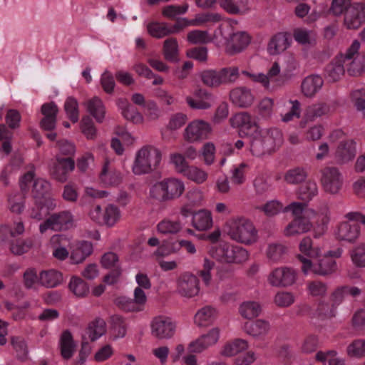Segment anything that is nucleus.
I'll list each match as a JSON object with an SVG mask.
<instances>
[{"label": "nucleus", "instance_id": "nucleus-1", "mask_svg": "<svg viewBox=\"0 0 365 365\" xmlns=\"http://www.w3.org/2000/svg\"><path fill=\"white\" fill-rule=\"evenodd\" d=\"M285 212H290L294 219L284 229L287 237L299 235L310 232L315 239L320 238L327 232L330 222V215L327 207L316 212L307 208L302 202H294L285 207Z\"/></svg>", "mask_w": 365, "mask_h": 365}, {"label": "nucleus", "instance_id": "nucleus-2", "mask_svg": "<svg viewBox=\"0 0 365 365\" xmlns=\"http://www.w3.org/2000/svg\"><path fill=\"white\" fill-rule=\"evenodd\" d=\"M299 250L300 253L297 259L304 275L327 276L334 273L337 268L335 259L339 258L343 252L340 247L323 252L321 246L313 245L310 237H305L300 241Z\"/></svg>", "mask_w": 365, "mask_h": 365}, {"label": "nucleus", "instance_id": "nucleus-3", "mask_svg": "<svg viewBox=\"0 0 365 365\" xmlns=\"http://www.w3.org/2000/svg\"><path fill=\"white\" fill-rule=\"evenodd\" d=\"M224 230L232 240L242 245H252L259 240L258 231L254 223L245 217L229 219L224 225Z\"/></svg>", "mask_w": 365, "mask_h": 365}, {"label": "nucleus", "instance_id": "nucleus-4", "mask_svg": "<svg viewBox=\"0 0 365 365\" xmlns=\"http://www.w3.org/2000/svg\"><path fill=\"white\" fill-rule=\"evenodd\" d=\"M185 190L182 180L178 178H167L153 183L149 188L148 199L164 202L182 196Z\"/></svg>", "mask_w": 365, "mask_h": 365}, {"label": "nucleus", "instance_id": "nucleus-5", "mask_svg": "<svg viewBox=\"0 0 365 365\" xmlns=\"http://www.w3.org/2000/svg\"><path fill=\"white\" fill-rule=\"evenodd\" d=\"M249 138L250 150L256 157L271 153L282 143V134L277 129H262Z\"/></svg>", "mask_w": 365, "mask_h": 365}, {"label": "nucleus", "instance_id": "nucleus-6", "mask_svg": "<svg viewBox=\"0 0 365 365\" xmlns=\"http://www.w3.org/2000/svg\"><path fill=\"white\" fill-rule=\"evenodd\" d=\"M162 160V153L153 145H144L138 150L132 165V172L135 175L149 174L155 170Z\"/></svg>", "mask_w": 365, "mask_h": 365}, {"label": "nucleus", "instance_id": "nucleus-7", "mask_svg": "<svg viewBox=\"0 0 365 365\" xmlns=\"http://www.w3.org/2000/svg\"><path fill=\"white\" fill-rule=\"evenodd\" d=\"M50 188L48 181L42 178L36 179L33 185L34 197L36 200V206L38 211L32 208L30 211V217L38 220L48 213V210L53 207V202L46 197Z\"/></svg>", "mask_w": 365, "mask_h": 365}, {"label": "nucleus", "instance_id": "nucleus-8", "mask_svg": "<svg viewBox=\"0 0 365 365\" xmlns=\"http://www.w3.org/2000/svg\"><path fill=\"white\" fill-rule=\"evenodd\" d=\"M360 47V42L354 40L343 53L347 72L351 76H359L365 71V53H359Z\"/></svg>", "mask_w": 365, "mask_h": 365}, {"label": "nucleus", "instance_id": "nucleus-9", "mask_svg": "<svg viewBox=\"0 0 365 365\" xmlns=\"http://www.w3.org/2000/svg\"><path fill=\"white\" fill-rule=\"evenodd\" d=\"M89 217L98 225L112 227L120 220L121 212L119 207L113 204L107 205L103 209L95 205L90 210Z\"/></svg>", "mask_w": 365, "mask_h": 365}, {"label": "nucleus", "instance_id": "nucleus-10", "mask_svg": "<svg viewBox=\"0 0 365 365\" xmlns=\"http://www.w3.org/2000/svg\"><path fill=\"white\" fill-rule=\"evenodd\" d=\"M34 180V173L29 172L19 180L21 192H11L8 196V209L15 215H21L25 209V193L29 188V184Z\"/></svg>", "mask_w": 365, "mask_h": 365}, {"label": "nucleus", "instance_id": "nucleus-11", "mask_svg": "<svg viewBox=\"0 0 365 365\" xmlns=\"http://www.w3.org/2000/svg\"><path fill=\"white\" fill-rule=\"evenodd\" d=\"M212 132V128L209 122L196 119L187 124L184 130L183 137L189 143H197L207 139Z\"/></svg>", "mask_w": 365, "mask_h": 365}, {"label": "nucleus", "instance_id": "nucleus-12", "mask_svg": "<svg viewBox=\"0 0 365 365\" xmlns=\"http://www.w3.org/2000/svg\"><path fill=\"white\" fill-rule=\"evenodd\" d=\"M200 291V280L191 272L182 273L176 280V292L183 298L195 297L199 294Z\"/></svg>", "mask_w": 365, "mask_h": 365}, {"label": "nucleus", "instance_id": "nucleus-13", "mask_svg": "<svg viewBox=\"0 0 365 365\" xmlns=\"http://www.w3.org/2000/svg\"><path fill=\"white\" fill-rule=\"evenodd\" d=\"M230 121L232 127L238 128L240 133L248 137L263 129L259 126L257 118L247 112L235 114Z\"/></svg>", "mask_w": 365, "mask_h": 365}, {"label": "nucleus", "instance_id": "nucleus-14", "mask_svg": "<svg viewBox=\"0 0 365 365\" xmlns=\"http://www.w3.org/2000/svg\"><path fill=\"white\" fill-rule=\"evenodd\" d=\"M297 271L289 267H279L274 269L268 275L269 284L277 287L292 286L297 280Z\"/></svg>", "mask_w": 365, "mask_h": 365}, {"label": "nucleus", "instance_id": "nucleus-15", "mask_svg": "<svg viewBox=\"0 0 365 365\" xmlns=\"http://www.w3.org/2000/svg\"><path fill=\"white\" fill-rule=\"evenodd\" d=\"M176 330L175 322L166 316L155 317L150 322L151 334L158 339L172 338Z\"/></svg>", "mask_w": 365, "mask_h": 365}, {"label": "nucleus", "instance_id": "nucleus-16", "mask_svg": "<svg viewBox=\"0 0 365 365\" xmlns=\"http://www.w3.org/2000/svg\"><path fill=\"white\" fill-rule=\"evenodd\" d=\"M320 180L324 190L331 194L337 193L344 182L341 173L335 167H326L322 169Z\"/></svg>", "mask_w": 365, "mask_h": 365}, {"label": "nucleus", "instance_id": "nucleus-17", "mask_svg": "<svg viewBox=\"0 0 365 365\" xmlns=\"http://www.w3.org/2000/svg\"><path fill=\"white\" fill-rule=\"evenodd\" d=\"M365 22V3H353L344 13V24L348 29H357Z\"/></svg>", "mask_w": 365, "mask_h": 365}, {"label": "nucleus", "instance_id": "nucleus-18", "mask_svg": "<svg viewBox=\"0 0 365 365\" xmlns=\"http://www.w3.org/2000/svg\"><path fill=\"white\" fill-rule=\"evenodd\" d=\"M360 235V227L354 222V220L341 222L334 230V236L336 239L349 242H355Z\"/></svg>", "mask_w": 365, "mask_h": 365}, {"label": "nucleus", "instance_id": "nucleus-19", "mask_svg": "<svg viewBox=\"0 0 365 365\" xmlns=\"http://www.w3.org/2000/svg\"><path fill=\"white\" fill-rule=\"evenodd\" d=\"M61 153L57 155L56 162L51 169V175L59 182H66L68 179V155L66 148L59 144Z\"/></svg>", "mask_w": 365, "mask_h": 365}, {"label": "nucleus", "instance_id": "nucleus-20", "mask_svg": "<svg viewBox=\"0 0 365 365\" xmlns=\"http://www.w3.org/2000/svg\"><path fill=\"white\" fill-rule=\"evenodd\" d=\"M235 244L230 242H220L218 245H212L207 249L208 255L212 259L230 264Z\"/></svg>", "mask_w": 365, "mask_h": 365}, {"label": "nucleus", "instance_id": "nucleus-21", "mask_svg": "<svg viewBox=\"0 0 365 365\" xmlns=\"http://www.w3.org/2000/svg\"><path fill=\"white\" fill-rule=\"evenodd\" d=\"M187 105L192 109L205 110L210 108L214 101L211 93L204 89L195 90L192 96L185 98Z\"/></svg>", "mask_w": 365, "mask_h": 365}, {"label": "nucleus", "instance_id": "nucleus-22", "mask_svg": "<svg viewBox=\"0 0 365 365\" xmlns=\"http://www.w3.org/2000/svg\"><path fill=\"white\" fill-rule=\"evenodd\" d=\"M232 103L240 108L250 107L255 100V96L250 88L244 86L236 87L230 93Z\"/></svg>", "mask_w": 365, "mask_h": 365}, {"label": "nucleus", "instance_id": "nucleus-23", "mask_svg": "<svg viewBox=\"0 0 365 365\" xmlns=\"http://www.w3.org/2000/svg\"><path fill=\"white\" fill-rule=\"evenodd\" d=\"M271 329L270 324L264 319L247 322L243 325L244 331L255 339L262 340L268 334Z\"/></svg>", "mask_w": 365, "mask_h": 365}, {"label": "nucleus", "instance_id": "nucleus-24", "mask_svg": "<svg viewBox=\"0 0 365 365\" xmlns=\"http://www.w3.org/2000/svg\"><path fill=\"white\" fill-rule=\"evenodd\" d=\"M226 43V50L230 53H239L243 51L250 43V35L245 31H237L232 34L229 38H224Z\"/></svg>", "mask_w": 365, "mask_h": 365}, {"label": "nucleus", "instance_id": "nucleus-25", "mask_svg": "<svg viewBox=\"0 0 365 365\" xmlns=\"http://www.w3.org/2000/svg\"><path fill=\"white\" fill-rule=\"evenodd\" d=\"M218 310L211 305L200 308L194 315V324L198 327H206L212 324L217 319Z\"/></svg>", "mask_w": 365, "mask_h": 365}, {"label": "nucleus", "instance_id": "nucleus-26", "mask_svg": "<svg viewBox=\"0 0 365 365\" xmlns=\"http://www.w3.org/2000/svg\"><path fill=\"white\" fill-rule=\"evenodd\" d=\"M192 226L197 231H207L213 226L212 212L207 209H200L192 213Z\"/></svg>", "mask_w": 365, "mask_h": 365}, {"label": "nucleus", "instance_id": "nucleus-27", "mask_svg": "<svg viewBox=\"0 0 365 365\" xmlns=\"http://www.w3.org/2000/svg\"><path fill=\"white\" fill-rule=\"evenodd\" d=\"M356 153V143L353 140H342L336 150L335 158L339 163L344 164L352 160Z\"/></svg>", "mask_w": 365, "mask_h": 365}, {"label": "nucleus", "instance_id": "nucleus-28", "mask_svg": "<svg viewBox=\"0 0 365 365\" xmlns=\"http://www.w3.org/2000/svg\"><path fill=\"white\" fill-rule=\"evenodd\" d=\"M106 332V324L102 319L98 318L91 321L82 335L83 341H95L103 336Z\"/></svg>", "mask_w": 365, "mask_h": 365}, {"label": "nucleus", "instance_id": "nucleus-29", "mask_svg": "<svg viewBox=\"0 0 365 365\" xmlns=\"http://www.w3.org/2000/svg\"><path fill=\"white\" fill-rule=\"evenodd\" d=\"M93 252V245L88 241L73 243L70 247V260L73 263H81Z\"/></svg>", "mask_w": 365, "mask_h": 365}, {"label": "nucleus", "instance_id": "nucleus-30", "mask_svg": "<svg viewBox=\"0 0 365 365\" xmlns=\"http://www.w3.org/2000/svg\"><path fill=\"white\" fill-rule=\"evenodd\" d=\"M68 222V215L66 212L52 215L46 221L40 225L39 230L41 233L48 229L54 231H61L66 228Z\"/></svg>", "mask_w": 365, "mask_h": 365}, {"label": "nucleus", "instance_id": "nucleus-31", "mask_svg": "<svg viewBox=\"0 0 365 365\" xmlns=\"http://www.w3.org/2000/svg\"><path fill=\"white\" fill-rule=\"evenodd\" d=\"M249 348V343L243 339H235L226 342L220 349V354L222 357H232L246 351Z\"/></svg>", "mask_w": 365, "mask_h": 365}, {"label": "nucleus", "instance_id": "nucleus-32", "mask_svg": "<svg viewBox=\"0 0 365 365\" xmlns=\"http://www.w3.org/2000/svg\"><path fill=\"white\" fill-rule=\"evenodd\" d=\"M345 62L343 53L337 55L326 68V76L331 81L339 80L345 73Z\"/></svg>", "mask_w": 365, "mask_h": 365}, {"label": "nucleus", "instance_id": "nucleus-33", "mask_svg": "<svg viewBox=\"0 0 365 365\" xmlns=\"http://www.w3.org/2000/svg\"><path fill=\"white\" fill-rule=\"evenodd\" d=\"M117 106L120 110L121 114L127 120L135 123H141L143 121V115L132 105H130L126 99L119 98L117 100Z\"/></svg>", "mask_w": 365, "mask_h": 365}, {"label": "nucleus", "instance_id": "nucleus-34", "mask_svg": "<svg viewBox=\"0 0 365 365\" xmlns=\"http://www.w3.org/2000/svg\"><path fill=\"white\" fill-rule=\"evenodd\" d=\"M324 84L322 78L318 75L307 76L302 83V93L307 97H313L318 93Z\"/></svg>", "mask_w": 365, "mask_h": 365}, {"label": "nucleus", "instance_id": "nucleus-35", "mask_svg": "<svg viewBox=\"0 0 365 365\" xmlns=\"http://www.w3.org/2000/svg\"><path fill=\"white\" fill-rule=\"evenodd\" d=\"M86 110L98 123H102L106 116V108L102 100L94 96L85 102Z\"/></svg>", "mask_w": 365, "mask_h": 365}, {"label": "nucleus", "instance_id": "nucleus-36", "mask_svg": "<svg viewBox=\"0 0 365 365\" xmlns=\"http://www.w3.org/2000/svg\"><path fill=\"white\" fill-rule=\"evenodd\" d=\"M100 178L101 181L108 186L118 185L123 180L122 174L119 171L115 170L108 161L105 163Z\"/></svg>", "mask_w": 365, "mask_h": 365}, {"label": "nucleus", "instance_id": "nucleus-37", "mask_svg": "<svg viewBox=\"0 0 365 365\" xmlns=\"http://www.w3.org/2000/svg\"><path fill=\"white\" fill-rule=\"evenodd\" d=\"M63 281L62 274L55 269L42 271L39 274V284L47 288L59 285Z\"/></svg>", "mask_w": 365, "mask_h": 365}, {"label": "nucleus", "instance_id": "nucleus-38", "mask_svg": "<svg viewBox=\"0 0 365 365\" xmlns=\"http://www.w3.org/2000/svg\"><path fill=\"white\" fill-rule=\"evenodd\" d=\"M261 312V304L257 301H245L239 307L240 314L247 319L256 318L260 315Z\"/></svg>", "mask_w": 365, "mask_h": 365}, {"label": "nucleus", "instance_id": "nucleus-39", "mask_svg": "<svg viewBox=\"0 0 365 365\" xmlns=\"http://www.w3.org/2000/svg\"><path fill=\"white\" fill-rule=\"evenodd\" d=\"M289 46L286 36L283 34L275 35L269 42L267 51L270 55H277L284 51Z\"/></svg>", "mask_w": 365, "mask_h": 365}, {"label": "nucleus", "instance_id": "nucleus-40", "mask_svg": "<svg viewBox=\"0 0 365 365\" xmlns=\"http://www.w3.org/2000/svg\"><path fill=\"white\" fill-rule=\"evenodd\" d=\"M287 252L286 247L279 242H270L267 245L265 254L272 262H279Z\"/></svg>", "mask_w": 365, "mask_h": 365}, {"label": "nucleus", "instance_id": "nucleus-41", "mask_svg": "<svg viewBox=\"0 0 365 365\" xmlns=\"http://www.w3.org/2000/svg\"><path fill=\"white\" fill-rule=\"evenodd\" d=\"M184 176L189 180L197 185H201L207 180L209 175L203 168L196 165H190Z\"/></svg>", "mask_w": 365, "mask_h": 365}, {"label": "nucleus", "instance_id": "nucleus-42", "mask_svg": "<svg viewBox=\"0 0 365 365\" xmlns=\"http://www.w3.org/2000/svg\"><path fill=\"white\" fill-rule=\"evenodd\" d=\"M202 83L209 87H218L222 84L220 70H205L200 73Z\"/></svg>", "mask_w": 365, "mask_h": 365}, {"label": "nucleus", "instance_id": "nucleus-43", "mask_svg": "<svg viewBox=\"0 0 365 365\" xmlns=\"http://www.w3.org/2000/svg\"><path fill=\"white\" fill-rule=\"evenodd\" d=\"M169 162L178 173L183 175L190 166L185 157L178 152H174L170 154Z\"/></svg>", "mask_w": 365, "mask_h": 365}, {"label": "nucleus", "instance_id": "nucleus-44", "mask_svg": "<svg viewBox=\"0 0 365 365\" xmlns=\"http://www.w3.org/2000/svg\"><path fill=\"white\" fill-rule=\"evenodd\" d=\"M148 34L153 37L160 38L169 34H172L171 27L166 23L153 21L147 25Z\"/></svg>", "mask_w": 365, "mask_h": 365}, {"label": "nucleus", "instance_id": "nucleus-45", "mask_svg": "<svg viewBox=\"0 0 365 365\" xmlns=\"http://www.w3.org/2000/svg\"><path fill=\"white\" fill-rule=\"evenodd\" d=\"M182 227V223L179 220L171 219H165L157 226L158 231L164 235L176 234L181 230Z\"/></svg>", "mask_w": 365, "mask_h": 365}, {"label": "nucleus", "instance_id": "nucleus-46", "mask_svg": "<svg viewBox=\"0 0 365 365\" xmlns=\"http://www.w3.org/2000/svg\"><path fill=\"white\" fill-rule=\"evenodd\" d=\"M67 237L63 235H55L51 238V243L56 248L53 252V255L58 259L63 260L68 257V251L66 247L61 246V244L66 242Z\"/></svg>", "mask_w": 365, "mask_h": 365}, {"label": "nucleus", "instance_id": "nucleus-47", "mask_svg": "<svg viewBox=\"0 0 365 365\" xmlns=\"http://www.w3.org/2000/svg\"><path fill=\"white\" fill-rule=\"evenodd\" d=\"M24 230V225L21 221L15 222L11 228L6 225H3L0 227V242H4L9 235L15 237L22 235Z\"/></svg>", "mask_w": 365, "mask_h": 365}, {"label": "nucleus", "instance_id": "nucleus-48", "mask_svg": "<svg viewBox=\"0 0 365 365\" xmlns=\"http://www.w3.org/2000/svg\"><path fill=\"white\" fill-rule=\"evenodd\" d=\"M187 40L191 44H205L212 41V37L207 31L195 29L187 33Z\"/></svg>", "mask_w": 365, "mask_h": 365}, {"label": "nucleus", "instance_id": "nucleus-49", "mask_svg": "<svg viewBox=\"0 0 365 365\" xmlns=\"http://www.w3.org/2000/svg\"><path fill=\"white\" fill-rule=\"evenodd\" d=\"M274 101L269 97L262 98L257 106V111L263 118H269L274 114Z\"/></svg>", "mask_w": 365, "mask_h": 365}, {"label": "nucleus", "instance_id": "nucleus-50", "mask_svg": "<svg viewBox=\"0 0 365 365\" xmlns=\"http://www.w3.org/2000/svg\"><path fill=\"white\" fill-rule=\"evenodd\" d=\"M23 163L21 155H15L11 162L5 166L0 175V180L5 184H9V176L15 170H18Z\"/></svg>", "mask_w": 365, "mask_h": 365}, {"label": "nucleus", "instance_id": "nucleus-51", "mask_svg": "<svg viewBox=\"0 0 365 365\" xmlns=\"http://www.w3.org/2000/svg\"><path fill=\"white\" fill-rule=\"evenodd\" d=\"M307 176L306 170L302 168H295L286 172L284 176L288 184L296 185L304 181Z\"/></svg>", "mask_w": 365, "mask_h": 365}, {"label": "nucleus", "instance_id": "nucleus-52", "mask_svg": "<svg viewBox=\"0 0 365 365\" xmlns=\"http://www.w3.org/2000/svg\"><path fill=\"white\" fill-rule=\"evenodd\" d=\"M163 53L167 60L170 61H178V43L175 38H170L164 41Z\"/></svg>", "mask_w": 365, "mask_h": 365}, {"label": "nucleus", "instance_id": "nucleus-53", "mask_svg": "<svg viewBox=\"0 0 365 365\" xmlns=\"http://www.w3.org/2000/svg\"><path fill=\"white\" fill-rule=\"evenodd\" d=\"M346 354L351 358L361 359L365 356V340L356 339L346 348Z\"/></svg>", "mask_w": 365, "mask_h": 365}, {"label": "nucleus", "instance_id": "nucleus-54", "mask_svg": "<svg viewBox=\"0 0 365 365\" xmlns=\"http://www.w3.org/2000/svg\"><path fill=\"white\" fill-rule=\"evenodd\" d=\"M248 168V165L242 163L237 165H235L230 170L231 180L233 184L242 185L247 180L246 173Z\"/></svg>", "mask_w": 365, "mask_h": 365}, {"label": "nucleus", "instance_id": "nucleus-55", "mask_svg": "<svg viewBox=\"0 0 365 365\" xmlns=\"http://www.w3.org/2000/svg\"><path fill=\"white\" fill-rule=\"evenodd\" d=\"M250 257V252L246 248L235 244L230 264H243L249 261Z\"/></svg>", "mask_w": 365, "mask_h": 365}, {"label": "nucleus", "instance_id": "nucleus-56", "mask_svg": "<svg viewBox=\"0 0 365 365\" xmlns=\"http://www.w3.org/2000/svg\"><path fill=\"white\" fill-rule=\"evenodd\" d=\"M353 264L357 267H365V243L355 246L350 252Z\"/></svg>", "mask_w": 365, "mask_h": 365}, {"label": "nucleus", "instance_id": "nucleus-57", "mask_svg": "<svg viewBox=\"0 0 365 365\" xmlns=\"http://www.w3.org/2000/svg\"><path fill=\"white\" fill-rule=\"evenodd\" d=\"M307 290L308 294L312 297H323L327 294V285L318 280L309 281L307 283Z\"/></svg>", "mask_w": 365, "mask_h": 365}, {"label": "nucleus", "instance_id": "nucleus-58", "mask_svg": "<svg viewBox=\"0 0 365 365\" xmlns=\"http://www.w3.org/2000/svg\"><path fill=\"white\" fill-rule=\"evenodd\" d=\"M215 263L213 260L205 256L203 259L202 269L200 271L199 275L201 277L204 284L210 287L212 282L211 271L214 268Z\"/></svg>", "mask_w": 365, "mask_h": 365}, {"label": "nucleus", "instance_id": "nucleus-59", "mask_svg": "<svg viewBox=\"0 0 365 365\" xmlns=\"http://www.w3.org/2000/svg\"><path fill=\"white\" fill-rule=\"evenodd\" d=\"M188 204L193 207H198L203 205L205 195L202 189L194 187L187 191L185 196Z\"/></svg>", "mask_w": 365, "mask_h": 365}, {"label": "nucleus", "instance_id": "nucleus-60", "mask_svg": "<svg viewBox=\"0 0 365 365\" xmlns=\"http://www.w3.org/2000/svg\"><path fill=\"white\" fill-rule=\"evenodd\" d=\"M293 36L294 40L302 45L311 44L315 41L314 34L305 29H296L294 31Z\"/></svg>", "mask_w": 365, "mask_h": 365}, {"label": "nucleus", "instance_id": "nucleus-61", "mask_svg": "<svg viewBox=\"0 0 365 365\" xmlns=\"http://www.w3.org/2000/svg\"><path fill=\"white\" fill-rule=\"evenodd\" d=\"M274 303L279 307L291 306L295 301L294 295L290 292H278L274 297Z\"/></svg>", "mask_w": 365, "mask_h": 365}, {"label": "nucleus", "instance_id": "nucleus-62", "mask_svg": "<svg viewBox=\"0 0 365 365\" xmlns=\"http://www.w3.org/2000/svg\"><path fill=\"white\" fill-rule=\"evenodd\" d=\"M318 189L317 183L308 181L303 185L299 191V197L304 201H309L317 194Z\"/></svg>", "mask_w": 365, "mask_h": 365}, {"label": "nucleus", "instance_id": "nucleus-63", "mask_svg": "<svg viewBox=\"0 0 365 365\" xmlns=\"http://www.w3.org/2000/svg\"><path fill=\"white\" fill-rule=\"evenodd\" d=\"M189 6L185 4L182 6L168 5L163 8L162 14L168 19H174L176 16L185 14L188 10Z\"/></svg>", "mask_w": 365, "mask_h": 365}, {"label": "nucleus", "instance_id": "nucleus-64", "mask_svg": "<svg viewBox=\"0 0 365 365\" xmlns=\"http://www.w3.org/2000/svg\"><path fill=\"white\" fill-rule=\"evenodd\" d=\"M351 98L356 109L361 111L365 118V88H361L353 91L351 93Z\"/></svg>", "mask_w": 365, "mask_h": 365}]
</instances>
